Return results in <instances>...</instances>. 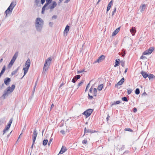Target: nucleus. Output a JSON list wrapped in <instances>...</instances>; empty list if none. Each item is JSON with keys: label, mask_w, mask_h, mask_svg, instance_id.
<instances>
[{"label": "nucleus", "mask_w": 155, "mask_h": 155, "mask_svg": "<svg viewBox=\"0 0 155 155\" xmlns=\"http://www.w3.org/2000/svg\"><path fill=\"white\" fill-rule=\"evenodd\" d=\"M44 21L40 18H36L35 20V26L37 31L38 32L41 31L43 26Z\"/></svg>", "instance_id": "nucleus-1"}, {"label": "nucleus", "mask_w": 155, "mask_h": 155, "mask_svg": "<svg viewBox=\"0 0 155 155\" xmlns=\"http://www.w3.org/2000/svg\"><path fill=\"white\" fill-rule=\"evenodd\" d=\"M15 85L14 84H12L11 87H8L6 91L4 92V93L3 94L2 96L4 98H5V96L6 95L12 92L15 88Z\"/></svg>", "instance_id": "nucleus-2"}, {"label": "nucleus", "mask_w": 155, "mask_h": 155, "mask_svg": "<svg viewBox=\"0 0 155 155\" xmlns=\"http://www.w3.org/2000/svg\"><path fill=\"white\" fill-rule=\"evenodd\" d=\"M31 64V61L29 59H28L26 61L25 66L23 68V70L24 71V75H25L27 72Z\"/></svg>", "instance_id": "nucleus-3"}, {"label": "nucleus", "mask_w": 155, "mask_h": 155, "mask_svg": "<svg viewBox=\"0 0 155 155\" xmlns=\"http://www.w3.org/2000/svg\"><path fill=\"white\" fill-rule=\"evenodd\" d=\"M51 61V59H48L45 61V63L44 64L43 70L46 71L48 69V66L50 64Z\"/></svg>", "instance_id": "nucleus-4"}, {"label": "nucleus", "mask_w": 155, "mask_h": 155, "mask_svg": "<svg viewBox=\"0 0 155 155\" xmlns=\"http://www.w3.org/2000/svg\"><path fill=\"white\" fill-rule=\"evenodd\" d=\"M12 122V119L11 118L9 121L7 125L5 127V128L3 130V134H4L6 133L10 127L11 125Z\"/></svg>", "instance_id": "nucleus-5"}, {"label": "nucleus", "mask_w": 155, "mask_h": 155, "mask_svg": "<svg viewBox=\"0 0 155 155\" xmlns=\"http://www.w3.org/2000/svg\"><path fill=\"white\" fill-rule=\"evenodd\" d=\"M92 112L93 110L91 109H89L84 112L82 113V114L85 115L86 116V117L87 118L91 115Z\"/></svg>", "instance_id": "nucleus-6"}, {"label": "nucleus", "mask_w": 155, "mask_h": 155, "mask_svg": "<svg viewBox=\"0 0 155 155\" xmlns=\"http://www.w3.org/2000/svg\"><path fill=\"white\" fill-rule=\"evenodd\" d=\"M16 5V4L15 2H12L11 3L10 6H9L7 10L8 11V12H12L13 9Z\"/></svg>", "instance_id": "nucleus-7"}, {"label": "nucleus", "mask_w": 155, "mask_h": 155, "mask_svg": "<svg viewBox=\"0 0 155 155\" xmlns=\"http://www.w3.org/2000/svg\"><path fill=\"white\" fill-rule=\"evenodd\" d=\"M154 48L153 47H151L150 48L144 51L143 54V55H147L151 54L152 51H153Z\"/></svg>", "instance_id": "nucleus-8"}, {"label": "nucleus", "mask_w": 155, "mask_h": 155, "mask_svg": "<svg viewBox=\"0 0 155 155\" xmlns=\"http://www.w3.org/2000/svg\"><path fill=\"white\" fill-rule=\"evenodd\" d=\"M90 92L92 93L94 96L96 97L97 95V90L96 88L93 89L91 87L90 89Z\"/></svg>", "instance_id": "nucleus-9"}, {"label": "nucleus", "mask_w": 155, "mask_h": 155, "mask_svg": "<svg viewBox=\"0 0 155 155\" xmlns=\"http://www.w3.org/2000/svg\"><path fill=\"white\" fill-rule=\"evenodd\" d=\"M37 134H38V133L37 132L36 130L35 129L34 130L33 133V135H32L33 145H34L35 143L36 138L37 137Z\"/></svg>", "instance_id": "nucleus-10"}, {"label": "nucleus", "mask_w": 155, "mask_h": 155, "mask_svg": "<svg viewBox=\"0 0 155 155\" xmlns=\"http://www.w3.org/2000/svg\"><path fill=\"white\" fill-rule=\"evenodd\" d=\"M57 3L55 1H53V2L52 4L50 6L48 7H47L46 8V10L49 9H53L57 5Z\"/></svg>", "instance_id": "nucleus-11"}, {"label": "nucleus", "mask_w": 155, "mask_h": 155, "mask_svg": "<svg viewBox=\"0 0 155 155\" xmlns=\"http://www.w3.org/2000/svg\"><path fill=\"white\" fill-rule=\"evenodd\" d=\"M124 81V78H123L121 80L119 81L117 84H115V87H117L118 85H121Z\"/></svg>", "instance_id": "nucleus-12"}, {"label": "nucleus", "mask_w": 155, "mask_h": 155, "mask_svg": "<svg viewBox=\"0 0 155 155\" xmlns=\"http://www.w3.org/2000/svg\"><path fill=\"white\" fill-rule=\"evenodd\" d=\"M67 150L66 147L64 146H62L59 153L60 154H62Z\"/></svg>", "instance_id": "nucleus-13"}, {"label": "nucleus", "mask_w": 155, "mask_h": 155, "mask_svg": "<svg viewBox=\"0 0 155 155\" xmlns=\"http://www.w3.org/2000/svg\"><path fill=\"white\" fill-rule=\"evenodd\" d=\"M120 29V27H119L117 28L113 33L112 34V36H114L116 35L119 31Z\"/></svg>", "instance_id": "nucleus-14"}, {"label": "nucleus", "mask_w": 155, "mask_h": 155, "mask_svg": "<svg viewBox=\"0 0 155 155\" xmlns=\"http://www.w3.org/2000/svg\"><path fill=\"white\" fill-rule=\"evenodd\" d=\"M15 59H12L10 62L8 64V68H11L12 66L13 63L15 61Z\"/></svg>", "instance_id": "nucleus-15"}, {"label": "nucleus", "mask_w": 155, "mask_h": 155, "mask_svg": "<svg viewBox=\"0 0 155 155\" xmlns=\"http://www.w3.org/2000/svg\"><path fill=\"white\" fill-rule=\"evenodd\" d=\"M146 5L145 4H143L141 5L140 7V12H142L143 11L146 9Z\"/></svg>", "instance_id": "nucleus-16"}, {"label": "nucleus", "mask_w": 155, "mask_h": 155, "mask_svg": "<svg viewBox=\"0 0 155 155\" xmlns=\"http://www.w3.org/2000/svg\"><path fill=\"white\" fill-rule=\"evenodd\" d=\"M10 81V79L9 78H7L4 80V83L6 85H8Z\"/></svg>", "instance_id": "nucleus-17"}, {"label": "nucleus", "mask_w": 155, "mask_h": 155, "mask_svg": "<svg viewBox=\"0 0 155 155\" xmlns=\"http://www.w3.org/2000/svg\"><path fill=\"white\" fill-rule=\"evenodd\" d=\"M130 31L133 35H134L136 32V29L134 28L133 27H132V28L130 29Z\"/></svg>", "instance_id": "nucleus-18"}, {"label": "nucleus", "mask_w": 155, "mask_h": 155, "mask_svg": "<svg viewBox=\"0 0 155 155\" xmlns=\"http://www.w3.org/2000/svg\"><path fill=\"white\" fill-rule=\"evenodd\" d=\"M120 59H116L115 60V64L114 65V67H116L117 66H118L119 64H120Z\"/></svg>", "instance_id": "nucleus-19"}, {"label": "nucleus", "mask_w": 155, "mask_h": 155, "mask_svg": "<svg viewBox=\"0 0 155 155\" xmlns=\"http://www.w3.org/2000/svg\"><path fill=\"white\" fill-rule=\"evenodd\" d=\"M69 30V26L68 25H67L65 28L64 30V33H66L67 34L68 32V31Z\"/></svg>", "instance_id": "nucleus-20"}, {"label": "nucleus", "mask_w": 155, "mask_h": 155, "mask_svg": "<svg viewBox=\"0 0 155 155\" xmlns=\"http://www.w3.org/2000/svg\"><path fill=\"white\" fill-rule=\"evenodd\" d=\"M141 74L143 76L144 78H146L148 76V74H147L146 72L142 71L141 72Z\"/></svg>", "instance_id": "nucleus-21"}, {"label": "nucleus", "mask_w": 155, "mask_h": 155, "mask_svg": "<svg viewBox=\"0 0 155 155\" xmlns=\"http://www.w3.org/2000/svg\"><path fill=\"white\" fill-rule=\"evenodd\" d=\"M87 133H93V132L91 130H87L86 129V128L85 127L84 128V134Z\"/></svg>", "instance_id": "nucleus-22"}, {"label": "nucleus", "mask_w": 155, "mask_h": 155, "mask_svg": "<svg viewBox=\"0 0 155 155\" xmlns=\"http://www.w3.org/2000/svg\"><path fill=\"white\" fill-rule=\"evenodd\" d=\"M52 1V0H46V3L44 5L47 6Z\"/></svg>", "instance_id": "nucleus-23"}, {"label": "nucleus", "mask_w": 155, "mask_h": 155, "mask_svg": "<svg viewBox=\"0 0 155 155\" xmlns=\"http://www.w3.org/2000/svg\"><path fill=\"white\" fill-rule=\"evenodd\" d=\"M103 87V84H101L99 85L97 87V89L99 91H101L102 90Z\"/></svg>", "instance_id": "nucleus-24"}, {"label": "nucleus", "mask_w": 155, "mask_h": 155, "mask_svg": "<svg viewBox=\"0 0 155 155\" xmlns=\"http://www.w3.org/2000/svg\"><path fill=\"white\" fill-rule=\"evenodd\" d=\"M147 77H148L150 80L155 77V76H154L153 74H151L148 75V76Z\"/></svg>", "instance_id": "nucleus-25"}, {"label": "nucleus", "mask_w": 155, "mask_h": 155, "mask_svg": "<svg viewBox=\"0 0 155 155\" xmlns=\"http://www.w3.org/2000/svg\"><path fill=\"white\" fill-rule=\"evenodd\" d=\"M47 7V6H46L45 5H44V6L42 8V11H41V13L42 14H43L45 13V8Z\"/></svg>", "instance_id": "nucleus-26"}, {"label": "nucleus", "mask_w": 155, "mask_h": 155, "mask_svg": "<svg viewBox=\"0 0 155 155\" xmlns=\"http://www.w3.org/2000/svg\"><path fill=\"white\" fill-rule=\"evenodd\" d=\"M5 66H4L3 67L2 69V70L1 73H0V75H2L3 74V73H4V72L5 71Z\"/></svg>", "instance_id": "nucleus-27"}, {"label": "nucleus", "mask_w": 155, "mask_h": 155, "mask_svg": "<svg viewBox=\"0 0 155 155\" xmlns=\"http://www.w3.org/2000/svg\"><path fill=\"white\" fill-rule=\"evenodd\" d=\"M48 142L47 140H44L43 142V144L44 146H45L47 144Z\"/></svg>", "instance_id": "nucleus-28"}, {"label": "nucleus", "mask_w": 155, "mask_h": 155, "mask_svg": "<svg viewBox=\"0 0 155 155\" xmlns=\"http://www.w3.org/2000/svg\"><path fill=\"white\" fill-rule=\"evenodd\" d=\"M18 52H16L12 58H17L18 56Z\"/></svg>", "instance_id": "nucleus-29"}, {"label": "nucleus", "mask_w": 155, "mask_h": 155, "mask_svg": "<svg viewBox=\"0 0 155 155\" xmlns=\"http://www.w3.org/2000/svg\"><path fill=\"white\" fill-rule=\"evenodd\" d=\"M135 93L136 94L138 95L140 93V90L139 88H137L135 91Z\"/></svg>", "instance_id": "nucleus-30"}, {"label": "nucleus", "mask_w": 155, "mask_h": 155, "mask_svg": "<svg viewBox=\"0 0 155 155\" xmlns=\"http://www.w3.org/2000/svg\"><path fill=\"white\" fill-rule=\"evenodd\" d=\"M18 68L13 71L12 73V75H14L16 74L17 72Z\"/></svg>", "instance_id": "nucleus-31"}, {"label": "nucleus", "mask_w": 155, "mask_h": 155, "mask_svg": "<svg viewBox=\"0 0 155 155\" xmlns=\"http://www.w3.org/2000/svg\"><path fill=\"white\" fill-rule=\"evenodd\" d=\"M103 59H98L97 60L95 61L93 63H96L97 62L99 63Z\"/></svg>", "instance_id": "nucleus-32"}, {"label": "nucleus", "mask_w": 155, "mask_h": 155, "mask_svg": "<svg viewBox=\"0 0 155 155\" xmlns=\"http://www.w3.org/2000/svg\"><path fill=\"white\" fill-rule=\"evenodd\" d=\"M113 1L112 0L108 3V6H109V7H111L112 5L113 4Z\"/></svg>", "instance_id": "nucleus-33"}, {"label": "nucleus", "mask_w": 155, "mask_h": 155, "mask_svg": "<svg viewBox=\"0 0 155 155\" xmlns=\"http://www.w3.org/2000/svg\"><path fill=\"white\" fill-rule=\"evenodd\" d=\"M124 130L125 131H129L130 132H132L133 130L129 128H127L125 129Z\"/></svg>", "instance_id": "nucleus-34"}, {"label": "nucleus", "mask_w": 155, "mask_h": 155, "mask_svg": "<svg viewBox=\"0 0 155 155\" xmlns=\"http://www.w3.org/2000/svg\"><path fill=\"white\" fill-rule=\"evenodd\" d=\"M8 11L6 10L5 12V14H6L5 16V18H6L7 17V16H8L7 15H8V14L9 13H11V12H8Z\"/></svg>", "instance_id": "nucleus-35"}, {"label": "nucleus", "mask_w": 155, "mask_h": 155, "mask_svg": "<svg viewBox=\"0 0 155 155\" xmlns=\"http://www.w3.org/2000/svg\"><path fill=\"white\" fill-rule=\"evenodd\" d=\"M122 99L123 101H128L127 98L125 97H122Z\"/></svg>", "instance_id": "nucleus-36"}, {"label": "nucleus", "mask_w": 155, "mask_h": 155, "mask_svg": "<svg viewBox=\"0 0 155 155\" xmlns=\"http://www.w3.org/2000/svg\"><path fill=\"white\" fill-rule=\"evenodd\" d=\"M116 8L115 7L114 8V9L113 11L112 12V16H113V15H114V13L116 12Z\"/></svg>", "instance_id": "nucleus-37"}, {"label": "nucleus", "mask_w": 155, "mask_h": 155, "mask_svg": "<svg viewBox=\"0 0 155 155\" xmlns=\"http://www.w3.org/2000/svg\"><path fill=\"white\" fill-rule=\"evenodd\" d=\"M87 143V141L86 139H84L82 141V143L83 144H85Z\"/></svg>", "instance_id": "nucleus-38"}, {"label": "nucleus", "mask_w": 155, "mask_h": 155, "mask_svg": "<svg viewBox=\"0 0 155 155\" xmlns=\"http://www.w3.org/2000/svg\"><path fill=\"white\" fill-rule=\"evenodd\" d=\"M125 54L126 53L125 51H124V50H123L122 52V57H124L125 56Z\"/></svg>", "instance_id": "nucleus-39"}, {"label": "nucleus", "mask_w": 155, "mask_h": 155, "mask_svg": "<svg viewBox=\"0 0 155 155\" xmlns=\"http://www.w3.org/2000/svg\"><path fill=\"white\" fill-rule=\"evenodd\" d=\"M132 92V90L131 89H127L128 94H130Z\"/></svg>", "instance_id": "nucleus-40"}, {"label": "nucleus", "mask_w": 155, "mask_h": 155, "mask_svg": "<svg viewBox=\"0 0 155 155\" xmlns=\"http://www.w3.org/2000/svg\"><path fill=\"white\" fill-rule=\"evenodd\" d=\"M61 133L62 134L64 135V134H65V133H66V132L64 130H61L60 131Z\"/></svg>", "instance_id": "nucleus-41"}, {"label": "nucleus", "mask_w": 155, "mask_h": 155, "mask_svg": "<svg viewBox=\"0 0 155 155\" xmlns=\"http://www.w3.org/2000/svg\"><path fill=\"white\" fill-rule=\"evenodd\" d=\"M40 2L39 0H35V3L37 5H38Z\"/></svg>", "instance_id": "nucleus-42"}, {"label": "nucleus", "mask_w": 155, "mask_h": 155, "mask_svg": "<svg viewBox=\"0 0 155 155\" xmlns=\"http://www.w3.org/2000/svg\"><path fill=\"white\" fill-rule=\"evenodd\" d=\"M111 7H109V6H107V12L106 13H107L110 10V8Z\"/></svg>", "instance_id": "nucleus-43"}, {"label": "nucleus", "mask_w": 155, "mask_h": 155, "mask_svg": "<svg viewBox=\"0 0 155 155\" xmlns=\"http://www.w3.org/2000/svg\"><path fill=\"white\" fill-rule=\"evenodd\" d=\"M120 103V102L119 101H116L115 102L114 104H119Z\"/></svg>", "instance_id": "nucleus-44"}, {"label": "nucleus", "mask_w": 155, "mask_h": 155, "mask_svg": "<svg viewBox=\"0 0 155 155\" xmlns=\"http://www.w3.org/2000/svg\"><path fill=\"white\" fill-rule=\"evenodd\" d=\"M57 18V16L56 15H54L52 17V18L53 19H56Z\"/></svg>", "instance_id": "nucleus-45"}, {"label": "nucleus", "mask_w": 155, "mask_h": 155, "mask_svg": "<svg viewBox=\"0 0 155 155\" xmlns=\"http://www.w3.org/2000/svg\"><path fill=\"white\" fill-rule=\"evenodd\" d=\"M88 99H92L93 98V97L92 96L90 95L89 94H88Z\"/></svg>", "instance_id": "nucleus-46"}, {"label": "nucleus", "mask_w": 155, "mask_h": 155, "mask_svg": "<svg viewBox=\"0 0 155 155\" xmlns=\"http://www.w3.org/2000/svg\"><path fill=\"white\" fill-rule=\"evenodd\" d=\"M75 78H76L77 79H78L80 78V75H77L75 76L74 77Z\"/></svg>", "instance_id": "nucleus-47"}, {"label": "nucleus", "mask_w": 155, "mask_h": 155, "mask_svg": "<svg viewBox=\"0 0 155 155\" xmlns=\"http://www.w3.org/2000/svg\"><path fill=\"white\" fill-rule=\"evenodd\" d=\"M105 56L104 55H102L98 57V58H104Z\"/></svg>", "instance_id": "nucleus-48"}, {"label": "nucleus", "mask_w": 155, "mask_h": 155, "mask_svg": "<svg viewBox=\"0 0 155 155\" xmlns=\"http://www.w3.org/2000/svg\"><path fill=\"white\" fill-rule=\"evenodd\" d=\"M45 0H41V4H43L45 2Z\"/></svg>", "instance_id": "nucleus-49"}, {"label": "nucleus", "mask_w": 155, "mask_h": 155, "mask_svg": "<svg viewBox=\"0 0 155 155\" xmlns=\"http://www.w3.org/2000/svg\"><path fill=\"white\" fill-rule=\"evenodd\" d=\"M75 78L74 77L72 80V82L73 83H75L76 81L75 80Z\"/></svg>", "instance_id": "nucleus-50"}, {"label": "nucleus", "mask_w": 155, "mask_h": 155, "mask_svg": "<svg viewBox=\"0 0 155 155\" xmlns=\"http://www.w3.org/2000/svg\"><path fill=\"white\" fill-rule=\"evenodd\" d=\"M52 139H51L49 141V142L48 143V145H50V143L52 141Z\"/></svg>", "instance_id": "nucleus-51"}, {"label": "nucleus", "mask_w": 155, "mask_h": 155, "mask_svg": "<svg viewBox=\"0 0 155 155\" xmlns=\"http://www.w3.org/2000/svg\"><path fill=\"white\" fill-rule=\"evenodd\" d=\"M49 25L50 26L52 27V25L53 24V22H50L49 23Z\"/></svg>", "instance_id": "nucleus-52"}, {"label": "nucleus", "mask_w": 155, "mask_h": 155, "mask_svg": "<svg viewBox=\"0 0 155 155\" xmlns=\"http://www.w3.org/2000/svg\"><path fill=\"white\" fill-rule=\"evenodd\" d=\"M109 118H110V116H109V115L108 114L107 117V118H106L107 121L108 120Z\"/></svg>", "instance_id": "nucleus-53"}, {"label": "nucleus", "mask_w": 155, "mask_h": 155, "mask_svg": "<svg viewBox=\"0 0 155 155\" xmlns=\"http://www.w3.org/2000/svg\"><path fill=\"white\" fill-rule=\"evenodd\" d=\"M137 111V109L136 108H134V112H136Z\"/></svg>", "instance_id": "nucleus-54"}, {"label": "nucleus", "mask_w": 155, "mask_h": 155, "mask_svg": "<svg viewBox=\"0 0 155 155\" xmlns=\"http://www.w3.org/2000/svg\"><path fill=\"white\" fill-rule=\"evenodd\" d=\"M70 0H65L64 3H67L68 2H69Z\"/></svg>", "instance_id": "nucleus-55"}, {"label": "nucleus", "mask_w": 155, "mask_h": 155, "mask_svg": "<svg viewBox=\"0 0 155 155\" xmlns=\"http://www.w3.org/2000/svg\"><path fill=\"white\" fill-rule=\"evenodd\" d=\"M54 107V104H51V109H52V108H53Z\"/></svg>", "instance_id": "nucleus-56"}, {"label": "nucleus", "mask_w": 155, "mask_h": 155, "mask_svg": "<svg viewBox=\"0 0 155 155\" xmlns=\"http://www.w3.org/2000/svg\"><path fill=\"white\" fill-rule=\"evenodd\" d=\"M82 82L79 83L78 84V86H80L82 84Z\"/></svg>", "instance_id": "nucleus-57"}, {"label": "nucleus", "mask_w": 155, "mask_h": 155, "mask_svg": "<svg viewBox=\"0 0 155 155\" xmlns=\"http://www.w3.org/2000/svg\"><path fill=\"white\" fill-rule=\"evenodd\" d=\"M127 68H126V69H125V71H124V73H126L127 72Z\"/></svg>", "instance_id": "nucleus-58"}, {"label": "nucleus", "mask_w": 155, "mask_h": 155, "mask_svg": "<svg viewBox=\"0 0 155 155\" xmlns=\"http://www.w3.org/2000/svg\"><path fill=\"white\" fill-rule=\"evenodd\" d=\"M124 63H122L121 64V65L122 66H124Z\"/></svg>", "instance_id": "nucleus-59"}, {"label": "nucleus", "mask_w": 155, "mask_h": 155, "mask_svg": "<svg viewBox=\"0 0 155 155\" xmlns=\"http://www.w3.org/2000/svg\"><path fill=\"white\" fill-rule=\"evenodd\" d=\"M63 0H59L58 2V3H60L63 1Z\"/></svg>", "instance_id": "nucleus-60"}, {"label": "nucleus", "mask_w": 155, "mask_h": 155, "mask_svg": "<svg viewBox=\"0 0 155 155\" xmlns=\"http://www.w3.org/2000/svg\"><path fill=\"white\" fill-rule=\"evenodd\" d=\"M93 133H97V131H96V130H94V131H93Z\"/></svg>", "instance_id": "nucleus-61"}, {"label": "nucleus", "mask_w": 155, "mask_h": 155, "mask_svg": "<svg viewBox=\"0 0 155 155\" xmlns=\"http://www.w3.org/2000/svg\"><path fill=\"white\" fill-rule=\"evenodd\" d=\"M83 72V71H78V73H81Z\"/></svg>", "instance_id": "nucleus-62"}, {"label": "nucleus", "mask_w": 155, "mask_h": 155, "mask_svg": "<svg viewBox=\"0 0 155 155\" xmlns=\"http://www.w3.org/2000/svg\"><path fill=\"white\" fill-rule=\"evenodd\" d=\"M22 133H21L20 134V135H19V137L18 138H19L20 137H21V135H22Z\"/></svg>", "instance_id": "nucleus-63"}, {"label": "nucleus", "mask_w": 155, "mask_h": 155, "mask_svg": "<svg viewBox=\"0 0 155 155\" xmlns=\"http://www.w3.org/2000/svg\"><path fill=\"white\" fill-rule=\"evenodd\" d=\"M140 58H144V57H143V56H141L140 57Z\"/></svg>", "instance_id": "nucleus-64"}]
</instances>
